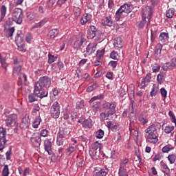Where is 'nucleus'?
<instances>
[{
  "label": "nucleus",
  "mask_w": 176,
  "mask_h": 176,
  "mask_svg": "<svg viewBox=\"0 0 176 176\" xmlns=\"http://www.w3.org/2000/svg\"><path fill=\"white\" fill-rule=\"evenodd\" d=\"M52 85V80L49 76H44L41 77L37 82L34 84V93L36 94V97L39 98H45L47 97V91L45 89H49Z\"/></svg>",
  "instance_id": "obj_1"
},
{
  "label": "nucleus",
  "mask_w": 176,
  "mask_h": 176,
  "mask_svg": "<svg viewBox=\"0 0 176 176\" xmlns=\"http://www.w3.org/2000/svg\"><path fill=\"white\" fill-rule=\"evenodd\" d=\"M160 124L158 122H154L152 125L149 126L144 131L146 133V141L149 144H157L159 141V133L157 131L160 130Z\"/></svg>",
  "instance_id": "obj_2"
},
{
  "label": "nucleus",
  "mask_w": 176,
  "mask_h": 176,
  "mask_svg": "<svg viewBox=\"0 0 176 176\" xmlns=\"http://www.w3.org/2000/svg\"><path fill=\"white\" fill-rule=\"evenodd\" d=\"M3 118L7 127H14L17 125V115L14 113L7 116L6 113H3Z\"/></svg>",
  "instance_id": "obj_3"
},
{
  "label": "nucleus",
  "mask_w": 176,
  "mask_h": 176,
  "mask_svg": "<svg viewBox=\"0 0 176 176\" xmlns=\"http://www.w3.org/2000/svg\"><path fill=\"white\" fill-rule=\"evenodd\" d=\"M129 13H131V4L124 3L117 10L116 13L118 21L120 20V17H122L123 14H129Z\"/></svg>",
  "instance_id": "obj_4"
},
{
  "label": "nucleus",
  "mask_w": 176,
  "mask_h": 176,
  "mask_svg": "<svg viewBox=\"0 0 176 176\" xmlns=\"http://www.w3.org/2000/svg\"><path fill=\"white\" fill-rule=\"evenodd\" d=\"M23 10L21 8H15L12 12L13 20L16 24H21L23 23Z\"/></svg>",
  "instance_id": "obj_5"
},
{
  "label": "nucleus",
  "mask_w": 176,
  "mask_h": 176,
  "mask_svg": "<svg viewBox=\"0 0 176 176\" xmlns=\"http://www.w3.org/2000/svg\"><path fill=\"white\" fill-rule=\"evenodd\" d=\"M152 14H153V11L152 10V8L151 6H146L142 9V18L144 20H146V19L148 20L147 25L151 24V19L152 17Z\"/></svg>",
  "instance_id": "obj_6"
},
{
  "label": "nucleus",
  "mask_w": 176,
  "mask_h": 176,
  "mask_svg": "<svg viewBox=\"0 0 176 176\" xmlns=\"http://www.w3.org/2000/svg\"><path fill=\"white\" fill-rule=\"evenodd\" d=\"M50 115L54 119H58L60 117V104L58 102L53 103L50 109Z\"/></svg>",
  "instance_id": "obj_7"
},
{
  "label": "nucleus",
  "mask_w": 176,
  "mask_h": 176,
  "mask_svg": "<svg viewBox=\"0 0 176 176\" xmlns=\"http://www.w3.org/2000/svg\"><path fill=\"white\" fill-rule=\"evenodd\" d=\"M32 146L34 148H39L41 144H42V138L39 135V133L33 134L30 138Z\"/></svg>",
  "instance_id": "obj_8"
},
{
  "label": "nucleus",
  "mask_w": 176,
  "mask_h": 176,
  "mask_svg": "<svg viewBox=\"0 0 176 176\" xmlns=\"http://www.w3.org/2000/svg\"><path fill=\"white\" fill-rule=\"evenodd\" d=\"M64 140H65V133L64 131H59L57 134L56 145L64 146Z\"/></svg>",
  "instance_id": "obj_9"
},
{
  "label": "nucleus",
  "mask_w": 176,
  "mask_h": 176,
  "mask_svg": "<svg viewBox=\"0 0 176 176\" xmlns=\"http://www.w3.org/2000/svg\"><path fill=\"white\" fill-rule=\"evenodd\" d=\"M97 35V28L94 25H90L87 30V38L88 39H94Z\"/></svg>",
  "instance_id": "obj_10"
},
{
  "label": "nucleus",
  "mask_w": 176,
  "mask_h": 176,
  "mask_svg": "<svg viewBox=\"0 0 176 176\" xmlns=\"http://www.w3.org/2000/svg\"><path fill=\"white\" fill-rule=\"evenodd\" d=\"M93 16L91 14H85L80 19V24L82 25H86V24H90L91 23V18Z\"/></svg>",
  "instance_id": "obj_11"
},
{
  "label": "nucleus",
  "mask_w": 176,
  "mask_h": 176,
  "mask_svg": "<svg viewBox=\"0 0 176 176\" xmlns=\"http://www.w3.org/2000/svg\"><path fill=\"white\" fill-rule=\"evenodd\" d=\"M30 124H31V120L28 117H25L22 118L21 122L20 124V128L22 130H26V129L30 127Z\"/></svg>",
  "instance_id": "obj_12"
},
{
  "label": "nucleus",
  "mask_w": 176,
  "mask_h": 176,
  "mask_svg": "<svg viewBox=\"0 0 176 176\" xmlns=\"http://www.w3.org/2000/svg\"><path fill=\"white\" fill-rule=\"evenodd\" d=\"M53 146L52 143V140L46 139L44 141V149L47 152L48 155H52V146Z\"/></svg>",
  "instance_id": "obj_13"
},
{
  "label": "nucleus",
  "mask_w": 176,
  "mask_h": 176,
  "mask_svg": "<svg viewBox=\"0 0 176 176\" xmlns=\"http://www.w3.org/2000/svg\"><path fill=\"white\" fill-rule=\"evenodd\" d=\"M151 73L146 74V77L142 80L141 82V89H145L146 86H148V83L151 81V79H152V77L151 76Z\"/></svg>",
  "instance_id": "obj_14"
},
{
  "label": "nucleus",
  "mask_w": 176,
  "mask_h": 176,
  "mask_svg": "<svg viewBox=\"0 0 176 176\" xmlns=\"http://www.w3.org/2000/svg\"><path fill=\"white\" fill-rule=\"evenodd\" d=\"M109 107V111H107V115L109 116V115H113L116 112V104L113 103H106V107Z\"/></svg>",
  "instance_id": "obj_15"
},
{
  "label": "nucleus",
  "mask_w": 176,
  "mask_h": 176,
  "mask_svg": "<svg viewBox=\"0 0 176 176\" xmlns=\"http://www.w3.org/2000/svg\"><path fill=\"white\" fill-rule=\"evenodd\" d=\"M101 24L102 25H107L108 27H112V24H113V21H112V18L111 16H106L101 21Z\"/></svg>",
  "instance_id": "obj_16"
},
{
  "label": "nucleus",
  "mask_w": 176,
  "mask_h": 176,
  "mask_svg": "<svg viewBox=\"0 0 176 176\" xmlns=\"http://www.w3.org/2000/svg\"><path fill=\"white\" fill-rule=\"evenodd\" d=\"M97 44L89 43L86 47V52L88 54H93L96 52Z\"/></svg>",
  "instance_id": "obj_17"
},
{
  "label": "nucleus",
  "mask_w": 176,
  "mask_h": 176,
  "mask_svg": "<svg viewBox=\"0 0 176 176\" xmlns=\"http://www.w3.org/2000/svg\"><path fill=\"white\" fill-rule=\"evenodd\" d=\"M113 45L117 49H122L123 47V40L120 37L114 39Z\"/></svg>",
  "instance_id": "obj_18"
},
{
  "label": "nucleus",
  "mask_w": 176,
  "mask_h": 176,
  "mask_svg": "<svg viewBox=\"0 0 176 176\" xmlns=\"http://www.w3.org/2000/svg\"><path fill=\"white\" fill-rule=\"evenodd\" d=\"M89 153L91 159H100V149L93 150L91 148L89 151Z\"/></svg>",
  "instance_id": "obj_19"
},
{
  "label": "nucleus",
  "mask_w": 176,
  "mask_h": 176,
  "mask_svg": "<svg viewBox=\"0 0 176 176\" xmlns=\"http://www.w3.org/2000/svg\"><path fill=\"white\" fill-rule=\"evenodd\" d=\"M82 127H84V129H91V127H93V122L91 121V119L88 118L82 122Z\"/></svg>",
  "instance_id": "obj_20"
},
{
  "label": "nucleus",
  "mask_w": 176,
  "mask_h": 176,
  "mask_svg": "<svg viewBox=\"0 0 176 176\" xmlns=\"http://www.w3.org/2000/svg\"><path fill=\"white\" fill-rule=\"evenodd\" d=\"M85 39L83 38H76L74 44V49H79L82 46V43H85Z\"/></svg>",
  "instance_id": "obj_21"
},
{
  "label": "nucleus",
  "mask_w": 176,
  "mask_h": 176,
  "mask_svg": "<svg viewBox=\"0 0 176 176\" xmlns=\"http://www.w3.org/2000/svg\"><path fill=\"white\" fill-rule=\"evenodd\" d=\"M41 122H42L41 116H38L36 117L32 122V127H34V129H38V126L41 124Z\"/></svg>",
  "instance_id": "obj_22"
},
{
  "label": "nucleus",
  "mask_w": 176,
  "mask_h": 176,
  "mask_svg": "<svg viewBox=\"0 0 176 176\" xmlns=\"http://www.w3.org/2000/svg\"><path fill=\"white\" fill-rule=\"evenodd\" d=\"M168 39V33L162 32L160 34L159 36V41L162 42V43H164Z\"/></svg>",
  "instance_id": "obj_23"
},
{
  "label": "nucleus",
  "mask_w": 176,
  "mask_h": 176,
  "mask_svg": "<svg viewBox=\"0 0 176 176\" xmlns=\"http://www.w3.org/2000/svg\"><path fill=\"white\" fill-rule=\"evenodd\" d=\"M49 21V18H44L42 21L35 24L34 28H41V27H43V25L47 23Z\"/></svg>",
  "instance_id": "obj_24"
},
{
  "label": "nucleus",
  "mask_w": 176,
  "mask_h": 176,
  "mask_svg": "<svg viewBox=\"0 0 176 176\" xmlns=\"http://www.w3.org/2000/svg\"><path fill=\"white\" fill-rule=\"evenodd\" d=\"M57 35H58V30L57 29H52V30L50 31L48 34V36L51 39H54L56 36H57Z\"/></svg>",
  "instance_id": "obj_25"
},
{
  "label": "nucleus",
  "mask_w": 176,
  "mask_h": 176,
  "mask_svg": "<svg viewBox=\"0 0 176 176\" xmlns=\"http://www.w3.org/2000/svg\"><path fill=\"white\" fill-rule=\"evenodd\" d=\"M41 111V107H39L38 104H34L33 105L32 111V115L35 116V115H38Z\"/></svg>",
  "instance_id": "obj_26"
},
{
  "label": "nucleus",
  "mask_w": 176,
  "mask_h": 176,
  "mask_svg": "<svg viewBox=\"0 0 176 176\" xmlns=\"http://www.w3.org/2000/svg\"><path fill=\"white\" fill-rule=\"evenodd\" d=\"M157 93H159V86L153 85L151 91L150 93L151 97H155V96H157Z\"/></svg>",
  "instance_id": "obj_27"
},
{
  "label": "nucleus",
  "mask_w": 176,
  "mask_h": 176,
  "mask_svg": "<svg viewBox=\"0 0 176 176\" xmlns=\"http://www.w3.org/2000/svg\"><path fill=\"white\" fill-rule=\"evenodd\" d=\"M162 49H163V45L160 44L158 45V48L155 50L154 56L155 57L156 60L160 57V54L162 53Z\"/></svg>",
  "instance_id": "obj_28"
},
{
  "label": "nucleus",
  "mask_w": 176,
  "mask_h": 176,
  "mask_svg": "<svg viewBox=\"0 0 176 176\" xmlns=\"http://www.w3.org/2000/svg\"><path fill=\"white\" fill-rule=\"evenodd\" d=\"M173 149H174V146H173V145L167 144L162 148V152L163 153H168L170 151H173Z\"/></svg>",
  "instance_id": "obj_29"
},
{
  "label": "nucleus",
  "mask_w": 176,
  "mask_h": 176,
  "mask_svg": "<svg viewBox=\"0 0 176 176\" xmlns=\"http://www.w3.org/2000/svg\"><path fill=\"white\" fill-rule=\"evenodd\" d=\"M5 16H6V6H2L1 8V18L0 23L5 19Z\"/></svg>",
  "instance_id": "obj_30"
},
{
  "label": "nucleus",
  "mask_w": 176,
  "mask_h": 176,
  "mask_svg": "<svg viewBox=\"0 0 176 176\" xmlns=\"http://www.w3.org/2000/svg\"><path fill=\"white\" fill-rule=\"evenodd\" d=\"M108 175V169H101L96 173V176H107Z\"/></svg>",
  "instance_id": "obj_31"
},
{
  "label": "nucleus",
  "mask_w": 176,
  "mask_h": 176,
  "mask_svg": "<svg viewBox=\"0 0 176 176\" xmlns=\"http://www.w3.org/2000/svg\"><path fill=\"white\" fill-rule=\"evenodd\" d=\"M73 13H74L75 17H76V19H78V17H79V16H80V13H82V10H80V8H79V7H74L73 9Z\"/></svg>",
  "instance_id": "obj_32"
},
{
  "label": "nucleus",
  "mask_w": 176,
  "mask_h": 176,
  "mask_svg": "<svg viewBox=\"0 0 176 176\" xmlns=\"http://www.w3.org/2000/svg\"><path fill=\"white\" fill-rule=\"evenodd\" d=\"M166 65H168L169 69H173L176 67V58H173L171 63H166Z\"/></svg>",
  "instance_id": "obj_33"
},
{
  "label": "nucleus",
  "mask_w": 176,
  "mask_h": 176,
  "mask_svg": "<svg viewBox=\"0 0 176 176\" xmlns=\"http://www.w3.org/2000/svg\"><path fill=\"white\" fill-rule=\"evenodd\" d=\"M97 87H98V83L94 82L92 85H90L89 87H87V91L88 93H91V91H93V90H96Z\"/></svg>",
  "instance_id": "obj_34"
},
{
  "label": "nucleus",
  "mask_w": 176,
  "mask_h": 176,
  "mask_svg": "<svg viewBox=\"0 0 176 176\" xmlns=\"http://www.w3.org/2000/svg\"><path fill=\"white\" fill-rule=\"evenodd\" d=\"M104 94H100V95H98L97 96H94L89 100V104H91V102H94V101H96V100H104Z\"/></svg>",
  "instance_id": "obj_35"
},
{
  "label": "nucleus",
  "mask_w": 176,
  "mask_h": 176,
  "mask_svg": "<svg viewBox=\"0 0 176 176\" xmlns=\"http://www.w3.org/2000/svg\"><path fill=\"white\" fill-rule=\"evenodd\" d=\"M0 61H1V67L4 69H6V71H8V66L9 65V64L6 63V60H5V59L2 58V56H1V54H0Z\"/></svg>",
  "instance_id": "obj_36"
},
{
  "label": "nucleus",
  "mask_w": 176,
  "mask_h": 176,
  "mask_svg": "<svg viewBox=\"0 0 176 176\" xmlns=\"http://www.w3.org/2000/svg\"><path fill=\"white\" fill-rule=\"evenodd\" d=\"M127 163H129V160L127 158H125L124 160L121 162L119 170H126V164H127Z\"/></svg>",
  "instance_id": "obj_37"
},
{
  "label": "nucleus",
  "mask_w": 176,
  "mask_h": 176,
  "mask_svg": "<svg viewBox=\"0 0 176 176\" xmlns=\"http://www.w3.org/2000/svg\"><path fill=\"white\" fill-rule=\"evenodd\" d=\"M101 105V102H96L94 103V105L92 106V109L94 112H98L100 111V106Z\"/></svg>",
  "instance_id": "obj_38"
},
{
  "label": "nucleus",
  "mask_w": 176,
  "mask_h": 176,
  "mask_svg": "<svg viewBox=\"0 0 176 176\" xmlns=\"http://www.w3.org/2000/svg\"><path fill=\"white\" fill-rule=\"evenodd\" d=\"M28 101L29 102H35L36 101V94H30L28 95Z\"/></svg>",
  "instance_id": "obj_39"
},
{
  "label": "nucleus",
  "mask_w": 176,
  "mask_h": 176,
  "mask_svg": "<svg viewBox=\"0 0 176 176\" xmlns=\"http://www.w3.org/2000/svg\"><path fill=\"white\" fill-rule=\"evenodd\" d=\"M0 139L6 140V129L0 128Z\"/></svg>",
  "instance_id": "obj_40"
},
{
  "label": "nucleus",
  "mask_w": 176,
  "mask_h": 176,
  "mask_svg": "<svg viewBox=\"0 0 176 176\" xmlns=\"http://www.w3.org/2000/svg\"><path fill=\"white\" fill-rule=\"evenodd\" d=\"M75 151H76V147L71 146L67 149L66 155H67V156H70L73 152H75Z\"/></svg>",
  "instance_id": "obj_41"
},
{
  "label": "nucleus",
  "mask_w": 176,
  "mask_h": 176,
  "mask_svg": "<svg viewBox=\"0 0 176 176\" xmlns=\"http://www.w3.org/2000/svg\"><path fill=\"white\" fill-rule=\"evenodd\" d=\"M91 149H93L94 151H101V144H100L98 141L95 142Z\"/></svg>",
  "instance_id": "obj_42"
},
{
  "label": "nucleus",
  "mask_w": 176,
  "mask_h": 176,
  "mask_svg": "<svg viewBox=\"0 0 176 176\" xmlns=\"http://www.w3.org/2000/svg\"><path fill=\"white\" fill-rule=\"evenodd\" d=\"M168 160L170 163V164H174L176 162V155L174 154H170L168 156Z\"/></svg>",
  "instance_id": "obj_43"
},
{
  "label": "nucleus",
  "mask_w": 176,
  "mask_h": 176,
  "mask_svg": "<svg viewBox=\"0 0 176 176\" xmlns=\"http://www.w3.org/2000/svg\"><path fill=\"white\" fill-rule=\"evenodd\" d=\"M23 34H17L16 37V45H21V43H24L23 42Z\"/></svg>",
  "instance_id": "obj_44"
},
{
  "label": "nucleus",
  "mask_w": 176,
  "mask_h": 176,
  "mask_svg": "<svg viewBox=\"0 0 176 176\" xmlns=\"http://www.w3.org/2000/svg\"><path fill=\"white\" fill-rule=\"evenodd\" d=\"M174 13H175V11H174V9L170 8L166 12V17L168 19H173V16H174Z\"/></svg>",
  "instance_id": "obj_45"
},
{
  "label": "nucleus",
  "mask_w": 176,
  "mask_h": 176,
  "mask_svg": "<svg viewBox=\"0 0 176 176\" xmlns=\"http://www.w3.org/2000/svg\"><path fill=\"white\" fill-rule=\"evenodd\" d=\"M175 127L173 125H168L165 127L164 131L166 134H170Z\"/></svg>",
  "instance_id": "obj_46"
},
{
  "label": "nucleus",
  "mask_w": 176,
  "mask_h": 176,
  "mask_svg": "<svg viewBox=\"0 0 176 176\" xmlns=\"http://www.w3.org/2000/svg\"><path fill=\"white\" fill-rule=\"evenodd\" d=\"M96 138H98L99 140H101L102 137H104V131L102 129H99L96 133Z\"/></svg>",
  "instance_id": "obj_47"
},
{
  "label": "nucleus",
  "mask_w": 176,
  "mask_h": 176,
  "mask_svg": "<svg viewBox=\"0 0 176 176\" xmlns=\"http://www.w3.org/2000/svg\"><path fill=\"white\" fill-rule=\"evenodd\" d=\"M76 108V109H82V108H85V101L81 100L80 102H77Z\"/></svg>",
  "instance_id": "obj_48"
},
{
  "label": "nucleus",
  "mask_w": 176,
  "mask_h": 176,
  "mask_svg": "<svg viewBox=\"0 0 176 176\" xmlns=\"http://www.w3.org/2000/svg\"><path fill=\"white\" fill-rule=\"evenodd\" d=\"M3 176H9V166L8 165H5L3 169L2 170Z\"/></svg>",
  "instance_id": "obj_49"
},
{
  "label": "nucleus",
  "mask_w": 176,
  "mask_h": 176,
  "mask_svg": "<svg viewBox=\"0 0 176 176\" xmlns=\"http://www.w3.org/2000/svg\"><path fill=\"white\" fill-rule=\"evenodd\" d=\"M163 78H164V74L163 73H160L157 76V81L160 85L163 83Z\"/></svg>",
  "instance_id": "obj_50"
},
{
  "label": "nucleus",
  "mask_w": 176,
  "mask_h": 176,
  "mask_svg": "<svg viewBox=\"0 0 176 176\" xmlns=\"http://www.w3.org/2000/svg\"><path fill=\"white\" fill-rule=\"evenodd\" d=\"M110 57L111 58H112L113 60H117V61L119 60V54H118V52L113 51L111 54H110Z\"/></svg>",
  "instance_id": "obj_51"
},
{
  "label": "nucleus",
  "mask_w": 176,
  "mask_h": 176,
  "mask_svg": "<svg viewBox=\"0 0 176 176\" xmlns=\"http://www.w3.org/2000/svg\"><path fill=\"white\" fill-rule=\"evenodd\" d=\"M8 140L6 139H0V151H3L5 145H6Z\"/></svg>",
  "instance_id": "obj_52"
},
{
  "label": "nucleus",
  "mask_w": 176,
  "mask_h": 176,
  "mask_svg": "<svg viewBox=\"0 0 176 176\" xmlns=\"http://www.w3.org/2000/svg\"><path fill=\"white\" fill-rule=\"evenodd\" d=\"M57 57H54V56L49 54L48 55V64H53L56 61Z\"/></svg>",
  "instance_id": "obj_53"
},
{
  "label": "nucleus",
  "mask_w": 176,
  "mask_h": 176,
  "mask_svg": "<svg viewBox=\"0 0 176 176\" xmlns=\"http://www.w3.org/2000/svg\"><path fill=\"white\" fill-rule=\"evenodd\" d=\"M139 121L140 122V123H142V124H146V123H148V120L147 118H144V116L140 115L139 116Z\"/></svg>",
  "instance_id": "obj_54"
},
{
  "label": "nucleus",
  "mask_w": 176,
  "mask_h": 176,
  "mask_svg": "<svg viewBox=\"0 0 176 176\" xmlns=\"http://www.w3.org/2000/svg\"><path fill=\"white\" fill-rule=\"evenodd\" d=\"M38 135H40L41 138V137H47V135H49V131H47V129H43L41 130Z\"/></svg>",
  "instance_id": "obj_55"
},
{
  "label": "nucleus",
  "mask_w": 176,
  "mask_h": 176,
  "mask_svg": "<svg viewBox=\"0 0 176 176\" xmlns=\"http://www.w3.org/2000/svg\"><path fill=\"white\" fill-rule=\"evenodd\" d=\"M18 50L19 52H22L23 53H25L26 50L24 45V43H22L21 44H17Z\"/></svg>",
  "instance_id": "obj_56"
},
{
  "label": "nucleus",
  "mask_w": 176,
  "mask_h": 176,
  "mask_svg": "<svg viewBox=\"0 0 176 176\" xmlns=\"http://www.w3.org/2000/svg\"><path fill=\"white\" fill-rule=\"evenodd\" d=\"M162 157H163V155H162L161 153H159L154 156L153 160L154 162H157V160L160 161V160H162Z\"/></svg>",
  "instance_id": "obj_57"
},
{
  "label": "nucleus",
  "mask_w": 176,
  "mask_h": 176,
  "mask_svg": "<svg viewBox=\"0 0 176 176\" xmlns=\"http://www.w3.org/2000/svg\"><path fill=\"white\" fill-rule=\"evenodd\" d=\"M104 53H105V49L98 50L96 52V56L97 57H99V58H101V57L104 56Z\"/></svg>",
  "instance_id": "obj_58"
},
{
  "label": "nucleus",
  "mask_w": 176,
  "mask_h": 176,
  "mask_svg": "<svg viewBox=\"0 0 176 176\" xmlns=\"http://www.w3.org/2000/svg\"><path fill=\"white\" fill-rule=\"evenodd\" d=\"M107 127L112 130V129H115V127H116V123H115V122L109 121L107 122Z\"/></svg>",
  "instance_id": "obj_59"
},
{
  "label": "nucleus",
  "mask_w": 176,
  "mask_h": 176,
  "mask_svg": "<svg viewBox=\"0 0 176 176\" xmlns=\"http://www.w3.org/2000/svg\"><path fill=\"white\" fill-rule=\"evenodd\" d=\"M14 33V27H12L8 30V33H7L6 36L7 38H10L13 36V34Z\"/></svg>",
  "instance_id": "obj_60"
},
{
  "label": "nucleus",
  "mask_w": 176,
  "mask_h": 176,
  "mask_svg": "<svg viewBox=\"0 0 176 176\" xmlns=\"http://www.w3.org/2000/svg\"><path fill=\"white\" fill-rule=\"evenodd\" d=\"M118 176H129V174H127V170L119 169Z\"/></svg>",
  "instance_id": "obj_61"
},
{
  "label": "nucleus",
  "mask_w": 176,
  "mask_h": 176,
  "mask_svg": "<svg viewBox=\"0 0 176 176\" xmlns=\"http://www.w3.org/2000/svg\"><path fill=\"white\" fill-rule=\"evenodd\" d=\"M54 3H56V0H49L47 3V8H48V9H52Z\"/></svg>",
  "instance_id": "obj_62"
},
{
  "label": "nucleus",
  "mask_w": 176,
  "mask_h": 176,
  "mask_svg": "<svg viewBox=\"0 0 176 176\" xmlns=\"http://www.w3.org/2000/svg\"><path fill=\"white\" fill-rule=\"evenodd\" d=\"M14 74H16L17 75H21L20 72H21V66H16L14 68L13 71Z\"/></svg>",
  "instance_id": "obj_63"
},
{
  "label": "nucleus",
  "mask_w": 176,
  "mask_h": 176,
  "mask_svg": "<svg viewBox=\"0 0 176 176\" xmlns=\"http://www.w3.org/2000/svg\"><path fill=\"white\" fill-rule=\"evenodd\" d=\"M19 79L21 82H27V75H25V74H20Z\"/></svg>",
  "instance_id": "obj_64"
}]
</instances>
